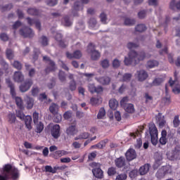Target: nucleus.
Here are the masks:
<instances>
[{
  "instance_id": "13",
  "label": "nucleus",
  "mask_w": 180,
  "mask_h": 180,
  "mask_svg": "<svg viewBox=\"0 0 180 180\" xmlns=\"http://www.w3.org/2000/svg\"><path fill=\"white\" fill-rule=\"evenodd\" d=\"M27 20L30 26H33V25H35V27H37L38 30H41V24L40 23V21L39 20L27 18Z\"/></svg>"
},
{
  "instance_id": "42",
  "label": "nucleus",
  "mask_w": 180,
  "mask_h": 180,
  "mask_svg": "<svg viewBox=\"0 0 180 180\" xmlns=\"http://www.w3.org/2000/svg\"><path fill=\"white\" fill-rule=\"evenodd\" d=\"M39 56H40V50H39L38 49H34V53L32 55L33 61H37V60L39 59Z\"/></svg>"
},
{
  "instance_id": "28",
  "label": "nucleus",
  "mask_w": 180,
  "mask_h": 180,
  "mask_svg": "<svg viewBox=\"0 0 180 180\" xmlns=\"http://www.w3.org/2000/svg\"><path fill=\"white\" fill-rule=\"evenodd\" d=\"M43 60H44V61L49 62V65L51 67V68H50V71L54 70V68H56V63H54V61L50 60V58L47 56H44ZM49 68L46 69V71H49Z\"/></svg>"
},
{
  "instance_id": "37",
  "label": "nucleus",
  "mask_w": 180,
  "mask_h": 180,
  "mask_svg": "<svg viewBox=\"0 0 180 180\" xmlns=\"http://www.w3.org/2000/svg\"><path fill=\"white\" fill-rule=\"evenodd\" d=\"M63 25L64 26H66L67 27H70L72 25V21L70 19V17L68 15H65L63 18Z\"/></svg>"
},
{
  "instance_id": "18",
  "label": "nucleus",
  "mask_w": 180,
  "mask_h": 180,
  "mask_svg": "<svg viewBox=\"0 0 180 180\" xmlns=\"http://www.w3.org/2000/svg\"><path fill=\"white\" fill-rule=\"evenodd\" d=\"M55 39L58 41L60 46L63 49L67 47V45L63 41V34L60 32H56Z\"/></svg>"
},
{
  "instance_id": "58",
  "label": "nucleus",
  "mask_w": 180,
  "mask_h": 180,
  "mask_svg": "<svg viewBox=\"0 0 180 180\" xmlns=\"http://www.w3.org/2000/svg\"><path fill=\"white\" fill-rule=\"evenodd\" d=\"M105 115H106L105 108H101L98 113L97 117H98V119H102V117H103V116H105Z\"/></svg>"
},
{
  "instance_id": "33",
  "label": "nucleus",
  "mask_w": 180,
  "mask_h": 180,
  "mask_svg": "<svg viewBox=\"0 0 180 180\" xmlns=\"http://www.w3.org/2000/svg\"><path fill=\"white\" fill-rule=\"evenodd\" d=\"M118 103L116 99L112 98L109 101V106L112 110H116Z\"/></svg>"
},
{
  "instance_id": "17",
  "label": "nucleus",
  "mask_w": 180,
  "mask_h": 180,
  "mask_svg": "<svg viewBox=\"0 0 180 180\" xmlns=\"http://www.w3.org/2000/svg\"><path fill=\"white\" fill-rule=\"evenodd\" d=\"M78 133V129H77L75 125H71L66 129V134L68 136H75Z\"/></svg>"
},
{
  "instance_id": "38",
  "label": "nucleus",
  "mask_w": 180,
  "mask_h": 180,
  "mask_svg": "<svg viewBox=\"0 0 180 180\" xmlns=\"http://www.w3.org/2000/svg\"><path fill=\"white\" fill-rule=\"evenodd\" d=\"M68 154H71V152H68L67 150H56L55 152V155H56V157H63V155H68Z\"/></svg>"
},
{
  "instance_id": "12",
  "label": "nucleus",
  "mask_w": 180,
  "mask_h": 180,
  "mask_svg": "<svg viewBox=\"0 0 180 180\" xmlns=\"http://www.w3.org/2000/svg\"><path fill=\"white\" fill-rule=\"evenodd\" d=\"M79 9H84V6L79 1H76L72 8V13L73 16H78V11H79Z\"/></svg>"
},
{
  "instance_id": "3",
  "label": "nucleus",
  "mask_w": 180,
  "mask_h": 180,
  "mask_svg": "<svg viewBox=\"0 0 180 180\" xmlns=\"http://www.w3.org/2000/svg\"><path fill=\"white\" fill-rule=\"evenodd\" d=\"M86 51L91 56V59L93 61H97L101 58V53L96 49L95 45L92 43H89Z\"/></svg>"
},
{
  "instance_id": "64",
  "label": "nucleus",
  "mask_w": 180,
  "mask_h": 180,
  "mask_svg": "<svg viewBox=\"0 0 180 180\" xmlns=\"http://www.w3.org/2000/svg\"><path fill=\"white\" fill-rule=\"evenodd\" d=\"M90 103L93 106H95L96 105H98V103H99V98H94V97L91 98L90 99Z\"/></svg>"
},
{
  "instance_id": "26",
  "label": "nucleus",
  "mask_w": 180,
  "mask_h": 180,
  "mask_svg": "<svg viewBox=\"0 0 180 180\" xmlns=\"http://www.w3.org/2000/svg\"><path fill=\"white\" fill-rule=\"evenodd\" d=\"M64 168H65V167H54L53 169L51 166L46 165L45 166V171L46 172H51V174H56V172H57V169H64Z\"/></svg>"
},
{
  "instance_id": "43",
  "label": "nucleus",
  "mask_w": 180,
  "mask_h": 180,
  "mask_svg": "<svg viewBox=\"0 0 180 180\" xmlns=\"http://www.w3.org/2000/svg\"><path fill=\"white\" fill-rule=\"evenodd\" d=\"M27 12L29 15H32L33 16L39 15V10L33 8H28Z\"/></svg>"
},
{
  "instance_id": "15",
  "label": "nucleus",
  "mask_w": 180,
  "mask_h": 180,
  "mask_svg": "<svg viewBox=\"0 0 180 180\" xmlns=\"http://www.w3.org/2000/svg\"><path fill=\"white\" fill-rule=\"evenodd\" d=\"M96 79L98 82H99V84H101L102 85H108V84H110V77L108 76L96 77Z\"/></svg>"
},
{
  "instance_id": "1",
  "label": "nucleus",
  "mask_w": 180,
  "mask_h": 180,
  "mask_svg": "<svg viewBox=\"0 0 180 180\" xmlns=\"http://www.w3.org/2000/svg\"><path fill=\"white\" fill-rule=\"evenodd\" d=\"M147 57L150 58L151 55L147 56L144 52H141L139 54L135 51H131L128 53V57H125L124 60V63L125 65H131V64H139L140 61L144 60Z\"/></svg>"
},
{
  "instance_id": "14",
  "label": "nucleus",
  "mask_w": 180,
  "mask_h": 180,
  "mask_svg": "<svg viewBox=\"0 0 180 180\" xmlns=\"http://www.w3.org/2000/svg\"><path fill=\"white\" fill-rule=\"evenodd\" d=\"M92 173L93 175H94V176L98 179H102V178H103V171H102L101 168L98 167L93 169Z\"/></svg>"
},
{
  "instance_id": "23",
  "label": "nucleus",
  "mask_w": 180,
  "mask_h": 180,
  "mask_svg": "<svg viewBox=\"0 0 180 180\" xmlns=\"http://www.w3.org/2000/svg\"><path fill=\"white\" fill-rule=\"evenodd\" d=\"M6 82L8 88H10L11 89V94L12 95V96H16V91H15V85L13 84V83L11 82L10 79H6Z\"/></svg>"
},
{
  "instance_id": "60",
  "label": "nucleus",
  "mask_w": 180,
  "mask_h": 180,
  "mask_svg": "<svg viewBox=\"0 0 180 180\" xmlns=\"http://www.w3.org/2000/svg\"><path fill=\"white\" fill-rule=\"evenodd\" d=\"M16 116L17 117H19V119H20L21 120H23V119H25V117L23 111H22L21 110L16 111Z\"/></svg>"
},
{
  "instance_id": "35",
  "label": "nucleus",
  "mask_w": 180,
  "mask_h": 180,
  "mask_svg": "<svg viewBox=\"0 0 180 180\" xmlns=\"http://www.w3.org/2000/svg\"><path fill=\"white\" fill-rule=\"evenodd\" d=\"M100 65L103 68L104 70H106L108 67L110 65V62L108 59H103L101 60Z\"/></svg>"
},
{
  "instance_id": "16",
  "label": "nucleus",
  "mask_w": 180,
  "mask_h": 180,
  "mask_svg": "<svg viewBox=\"0 0 180 180\" xmlns=\"http://www.w3.org/2000/svg\"><path fill=\"white\" fill-rule=\"evenodd\" d=\"M13 79L15 82H22L25 79V76H23L22 72L17 71L14 73Z\"/></svg>"
},
{
  "instance_id": "6",
  "label": "nucleus",
  "mask_w": 180,
  "mask_h": 180,
  "mask_svg": "<svg viewBox=\"0 0 180 180\" xmlns=\"http://www.w3.org/2000/svg\"><path fill=\"white\" fill-rule=\"evenodd\" d=\"M33 85V80L31 79H26L21 85L20 86V92H27Z\"/></svg>"
},
{
  "instance_id": "41",
  "label": "nucleus",
  "mask_w": 180,
  "mask_h": 180,
  "mask_svg": "<svg viewBox=\"0 0 180 180\" xmlns=\"http://www.w3.org/2000/svg\"><path fill=\"white\" fill-rule=\"evenodd\" d=\"M58 79H60V82H65V81H67L65 72H64L63 70H60L58 73Z\"/></svg>"
},
{
  "instance_id": "20",
  "label": "nucleus",
  "mask_w": 180,
  "mask_h": 180,
  "mask_svg": "<svg viewBox=\"0 0 180 180\" xmlns=\"http://www.w3.org/2000/svg\"><path fill=\"white\" fill-rule=\"evenodd\" d=\"M149 132L150 137L152 136H158V131L157 130V127L154 124H149Z\"/></svg>"
},
{
  "instance_id": "10",
  "label": "nucleus",
  "mask_w": 180,
  "mask_h": 180,
  "mask_svg": "<svg viewBox=\"0 0 180 180\" xmlns=\"http://www.w3.org/2000/svg\"><path fill=\"white\" fill-rule=\"evenodd\" d=\"M66 57L70 60H72V58H76L77 60H79V58L82 57V53H81V51L79 50L75 51L73 53L66 52Z\"/></svg>"
},
{
  "instance_id": "45",
  "label": "nucleus",
  "mask_w": 180,
  "mask_h": 180,
  "mask_svg": "<svg viewBox=\"0 0 180 180\" xmlns=\"http://www.w3.org/2000/svg\"><path fill=\"white\" fill-rule=\"evenodd\" d=\"M158 61L157 60H149L147 63V67L148 68H154V67H158Z\"/></svg>"
},
{
  "instance_id": "11",
  "label": "nucleus",
  "mask_w": 180,
  "mask_h": 180,
  "mask_svg": "<svg viewBox=\"0 0 180 180\" xmlns=\"http://www.w3.org/2000/svg\"><path fill=\"white\" fill-rule=\"evenodd\" d=\"M60 125L58 124L53 125L51 131V134L52 137H53V139H58V137H60Z\"/></svg>"
},
{
  "instance_id": "49",
  "label": "nucleus",
  "mask_w": 180,
  "mask_h": 180,
  "mask_svg": "<svg viewBox=\"0 0 180 180\" xmlns=\"http://www.w3.org/2000/svg\"><path fill=\"white\" fill-rule=\"evenodd\" d=\"M8 122L11 124L15 123L16 122V115L13 113H10L8 115Z\"/></svg>"
},
{
  "instance_id": "48",
  "label": "nucleus",
  "mask_w": 180,
  "mask_h": 180,
  "mask_svg": "<svg viewBox=\"0 0 180 180\" xmlns=\"http://www.w3.org/2000/svg\"><path fill=\"white\" fill-rule=\"evenodd\" d=\"M12 65L14 68H15L16 70H22V65L20 62L18 61V60H15L13 63Z\"/></svg>"
},
{
  "instance_id": "7",
  "label": "nucleus",
  "mask_w": 180,
  "mask_h": 180,
  "mask_svg": "<svg viewBox=\"0 0 180 180\" xmlns=\"http://www.w3.org/2000/svg\"><path fill=\"white\" fill-rule=\"evenodd\" d=\"M20 34L21 36H23V37H33V36H34L33 30L29 27L20 30Z\"/></svg>"
},
{
  "instance_id": "21",
  "label": "nucleus",
  "mask_w": 180,
  "mask_h": 180,
  "mask_svg": "<svg viewBox=\"0 0 180 180\" xmlns=\"http://www.w3.org/2000/svg\"><path fill=\"white\" fill-rule=\"evenodd\" d=\"M155 164L154 167H158V165H161V161H162V153H158L157 152L155 154Z\"/></svg>"
},
{
  "instance_id": "30",
  "label": "nucleus",
  "mask_w": 180,
  "mask_h": 180,
  "mask_svg": "<svg viewBox=\"0 0 180 180\" xmlns=\"http://www.w3.org/2000/svg\"><path fill=\"white\" fill-rule=\"evenodd\" d=\"M122 108H124L125 112H127V113H134V105L131 103L126 104Z\"/></svg>"
},
{
  "instance_id": "47",
  "label": "nucleus",
  "mask_w": 180,
  "mask_h": 180,
  "mask_svg": "<svg viewBox=\"0 0 180 180\" xmlns=\"http://www.w3.org/2000/svg\"><path fill=\"white\" fill-rule=\"evenodd\" d=\"M69 89L70 91H75L77 89V82H75V80H72L69 83Z\"/></svg>"
},
{
  "instance_id": "39",
  "label": "nucleus",
  "mask_w": 180,
  "mask_h": 180,
  "mask_svg": "<svg viewBox=\"0 0 180 180\" xmlns=\"http://www.w3.org/2000/svg\"><path fill=\"white\" fill-rule=\"evenodd\" d=\"M174 80H172V78H170L169 81V84L170 85V86H174V85H176V82H178V72H174Z\"/></svg>"
},
{
  "instance_id": "8",
  "label": "nucleus",
  "mask_w": 180,
  "mask_h": 180,
  "mask_svg": "<svg viewBox=\"0 0 180 180\" xmlns=\"http://www.w3.org/2000/svg\"><path fill=\"white\" fill-rule=\"evenodd\" d=\"M125 157L127 161H133L137 158V153L133 148H129L125 153Z\"/></svg>"
},
{
  "instance_id": "53",
  "label": "nucleus",
  "mask_w": 180,
  "mask_h": 180,
  "mask_svg": "<svg viewBox=\"0 0 180 180\" xmlns=\"http://www.w3.org/2000/svg\"><path fill=\"white\" fill-rule=\"evenodd\" d=\"M127 174L126 173H122L116 176L115 180H127Z\"/></svg>"
},
{
  "instance_id": "56",
  "label": "nucleus",
  "mask_w": 180,
  "mask_h": 180,
  "mask_svg": "<svg viewBox=\"0 0 180 180\" xmlns=\"http://www.w3.org/2000/svg\"><path fill=\"white\" fill-rule=\"evenodd\" d=\"M112 64L113 68H119V67H120V60H119L117 58H115L112 60Z\"/></svg>"
},
{
  "instance_id": "59",
  "label": "nucleus",
  "mask_w": 180,
  "mask_h": 180,
  "mask_svg": "<svg viewBox=\"0 0 180 180\" xmlns=\"http://www.w3.org/2000/svg\"><path fill=\"white\" fill-rule=\"evenodd\" d=\"M108 174L109 176H112L113 175H116V168L115 167H110L108 169Z\"/></svg>"
},
{
  "instance_id": "32",
  "label": "nucleus",
  "mask_w": 180,
  "mask_h": 180,
  "mask_svg": "<svg viewBox=\"0 0 180 180\" xmlns=\"http://www.w3.org/2000/svg\"><path fill=\"white\" fill-rule=\"evenodd\" d=\"M25 101L27 104V109H32L34 105V101L29 96H27Z\"/></svg>"
},
{
  "instance_id": "24",
  "label": "nucleus",
  "mask_w": 180,
  "mask_h": 180,
  "mask_svg": "<svg viewBox=\"0 0 180 180\" xmlns=\"http://www.w3.org/2000/svg\"><path fill=\"white\" fill-rule=\"evenodd\" d=\"M150 164H145L143 166L141 167L139 169V173L141 175H146L150 171Z\"/></svg>"
},
{
  "instance_id": "9",
  "label": "nucleus",
  "mask_w": 180,
  "mask_h": 180,
  "mask_svg": "<svg viewBox=\"0 0 180 180\" xmlns=\"http://www.w3.org/2000/svg\"><path fill=\"white\" fill-rule=\"evenodd\" d=\"M136 77L140 82H143V81H146L148 78V74L144 70H138L136 72Z\"/></svg>"
},
{
  "instance_id": "19",
  "label": "nucleus",
  "mask_w": 180,
  "mask_h": 180,
  "mask_svg": "<svg viewBox=\"0 0 180 180\" xmlns=\"http://www.w3.org/2000/svg\"><path fill=\"white\" fill-rule=\"evenodd\" d=\"M115 165L117 168H122L126 165V159L124 157H120L115 160Z\"/></svg>"
},
{
  "instance_id": "34",
  "label": "nucleus",
  "mask_w": 180,
  "mask_h": 180,
  "mask_svg": "<svg viewBox=\"0 0 180 180\" xmlns=\"http://www.w3.org/2000/svg\"><path fill=\"white\" fill-rule=\"evenodd\" d=\"M135 30L139 33H143L147 30V27L144 24H139L135 27Z\"/></svg>"
},
{
  "instance_id": "46",
  "label": "nucleus",
  "mask_w": 180,
  "mask_h": 180,
  "mask_svg": "<svg viewBox=\"0 0 180 180\" xmlns=\"http://www.w3.org/2000/svg\"><path fill=\"white\" fill-rule=\"evenodd\" d=\"M131 79V74L130 73H125L123 76L122 79L120 81H122L123 82H127V81H130Z\"/></svg>"
},
{
  "instance_id": "27",
  "label": "nucleus",
  "mask_w": 180,
  "mask_h": 180,
  "mask_svg": "<svg viewBox=\"0 0 180 180\" xmlns=\"http://www.w3.org/2000/svg\"><path fill=\"white\" fill-rule=\"evenodd\" d=\"M89 25L91 29H98L99 27V25H98V21H96V18H90L89 20Z\"/></svg>"
},
{
  "instance_id": "52",
  "label": "nucleus",
  "mask_w": 180,
  "mask_h": 180,
  "mask_svg": "<svg viewBox=\"0 0 180 180\" xmlns=\"http://www.w3.org/2000/svg\"><path fill=\"white\" fill-rule=\"evenodd\" d=\"M127 49L131 50V49H137L139 47L138 43L129 42L127 45Z\"/></svg>"
},
{
  "instance_id": "61",
  "label": "nucleus",
  "mask_w": 180,
  "mask_h": 180,
  "mask_svg": "<svg viewBox=\"0 0 180 180\" xmlns=\"http://www.w3.org/2000/svg\"><path fill=\"white\" fill-rule=\"evenodd\" d=\"M87 88L89 91L91 92V94H95V89L96 86H95L94 84H89Z\"/></svg>"
},
{
  "instance_id": "44",
  "label": "nucleus",
  "mask_w": 180,
  "mask_h": 180,
  "mask_svg": "<svg viewBox=\"0 0 180 180\" xmlns=\"http://www.w3.org/2000/svg\"><path fill=\"white\" fill-rule=\"evenodd\" d=\"M100 19H101V22H103V25H106V23H108V15H106V13H101L100 14Z\"/></svg>"
},
{
  "instance_id": "2",
  "label": "nucleus",
  "mask_w": 180,
  "mask_h": 180,
  "mask_svg": "<svg viewBox=\"0 0 180 180\" xmlns=\"http://www.w3.org/2000/svg\"><path fill=\"white\" fill-rule=\"evenodd\" d=\"M18 179L19 178V170L11 165H6L3 168V176L0 174V180Z\"/></svg>"
},
{
  "instance_id": "29",
  "label": "nucleus",
  "mask_w": 180,
  "mask_h": 180,
  "mask_svg": "<svg viewBox=\"0 0 180 180\" xmlns=\"http://www.w3.org/2000/svg\"><path fill=\"white\" fill-rule=\"evenodd\" d=\"M58 105L56 103H51L49 106V111L51 112V113H52V115H58Z\"/></svg>"
},
{
  "instance_id": "62",
  "label": "nucleus",
  "mask_w": 180,
  "mask_h": 180,
  "mask_svg": "<svg viewBox=\"0 0 180 180\" xmlns=\"http://www.w3.org/2000/svg\"><path fill=\"white\" fill-rule=\"evenodd\" d=\"M46 4L49 6H54L57 5V0H46Z\"/></svg>"
},
{
  "instance_id": "50",
  "label": "nucleus",
  "mask_w": 180,
  "mask_h": 180,
  "mask_svg": "<svg viewBox=\"0 0 180 180\" xmlns=\"http://www.w3.org/2000/svg\"><path fill=\"white\" fill-rule=\"evenodd\" d=\"M39 43H41L42 46H48L49 39H47L46 36H42L39 39Z\"/></svg>"
},
{
  "instance_id": "25",
  "label": "nucleus",
  "mask_w": 180,
  "mask_h": 180,
  "mask_svg": "<svg viewBox=\"0 0 180 180\" xmlns=\"http://www.w3.org/2000/svg\"><path fill=\"white\" fill-rule=\"evenodd\" d=\"M23 120H25V123L27 129L28 130H32V116L27 115L25 117V119H23Z\"/></svg>"
},
{
  "instance_id": "22",
  "label": "nucleus",
  "mask_w": 180,
  "mask_h": 180,
  "mask_svg": "<svg viewBox=\"0 0 180 180\" xmlns=\"http://www.w3.org/2000/svg\"><path fill=\"white\" fill-rule=\"evenodd\" d=\"M167 131L165 130H162V133H161V137L159 140L160 141V143L162 145V146H165V144H167V141H168V139H167Z\"/></svg>"
},
{
  "instance_id": "51",
  "label": "nucleus",
  "mask_w": 180,
  "mask_h": 180,
  "mask_svg": "<svg viewBox=\"0 0 180 180\" xmlns=\"http://www.w3.org/2000/svg\"><path fill=\"white\" fill-rule=\"evenodd\" d=\"M174 127H178L180 125L179 115H176L173 120Z\"/></svg>"
},
{
  "instance_id": "40",
  "label": "nucleus",
  "mask_w": 180,
  "mask_h": 180,
  "mask_svg": "<svg viewBox=\"0 0 180 180\" xmlns=\"http://www.w3.org/2000/svg\"><path fill=\"white\" fill-rule=\"evenodd\" d=\"M15 103L19 109H23V101L20 97H15Z\"/></svg>"
},
{
  "instance_id": "63",
  "label": "nucleus",
  "mask_w": 180,
  "mask_h": 180,
  "mask_svg": "<svg viewBox=\"0 0 180 180\" xmlns=\"http://www.w3.org/2000/svg\"><path fill=\"white\" fill-rule=\"evenodd\" d=\"M147 15V11L143 10L141 11L139 13H138V16L140 19H144Z\"/></svg>"
},
{
  "instance_id": "36",
  "label": "nucleus",
  "mask_w": 180,
  "mask_h": 180,
  "mask_svg": "<svg viewBox=\"0 0 180 180\" xmlns=\"http://www.w3.org/2000/svg\"><path fill=\"white\" fill-rule=\"evenodd\" d=\"M162 82H164L163 78H155L152 82V86H159V85H160Z\"/></svg>"
},
{
  "instance_id": "4",
  "label": "nucleus",
  "mask_w": 180,
  "mask_h": 180,
  "mask_svg": "<svg viewBox=\"0 0 180 180\" xmlns=\"http://www.w3.org/2000/svg\"><path fill=\"white\" fill-rule=\"evenodd\" d=\"M166 155L169 161H178L180 160V150L175 148L173 150L167 152Z\"/></svg>"
},
{
  "instance_id": "57",
  "label": "nucleus",
  "mask_w": 180,
  "mask_h": 180,
  "mask_svg": "<svg viewBox=\"0 0 180 180\" xmlns=\"http://www.w3.org/2000/svg\"><path fill=\"white\" fill-rule=\"evenodd\" d=\"M6 54L8 60H12L13 58V51L11 49H7Z\"/></svg>"
},
{
  "instance_id": "31",
  "label": "nucleus",
  "mask_w": 180,
  "mask_h": 180,
  "mask_svg": "<svg viewBox=\"0 0 180 180\" xmlns=\"http://www.w3.org/2000/svg\"><path fill=\"white\" fill-rule=\"evenodd\" d=\"M125 26H134L136 25V20L134 18H126L124 20Z\"/></svg>"
},
{
  "instance_id": "5",
  "label": "nucleus",
  "mask_w": 180,
  "mask_h": 180,
  "mask_svg": "<svg viewBox=\"0 0 180 180\" xmlns=\"http://www.w3.org/2000/svg\"><path fill=\"white\" fill-rule=\"evenodd\" d=\"M169 172H171V171H169V167L164 166L158 170L155 176L158 179H162Z\"/></svg>"
},
{
  "instance_id": "55",
  "label": "nucleus",
  "mask_w": 180,
  "mask_h": 180,
  "mask_svg": "<svg viewBox=\"0 0 180 180\" xmlns=\"http://www.w3.org/2000/svg\"><path fill=\"white\" fill-rule=\"evenodd\" d=\"M43 129H44V125L41 122L37 124V133H41V131H43Z\"/></svg>"
},
{
  "instance_id": "54",
  "label": "nucleus",
  "mask_w": 180,
  "mask_h": 180,
  "mask_svg": "<svg viewBox=\"0 0 180 180\" xmlns=\"http://www.w3.org/2000/svg\"><path fill=\"white\" fill-rule=\"evenodd\" d=\"M175 6L177 9H180V1H179L176 4H175V1L173 0L170 3V8L175 9Z\"/></svg>"
}]
</instances>
